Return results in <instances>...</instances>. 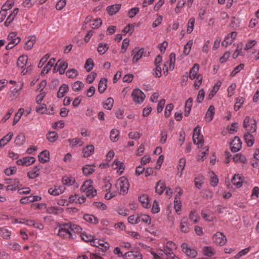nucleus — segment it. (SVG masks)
<instances>
[{
  "label": "nucleus",
  "mask_w": 259,
  "mask_h": 259,
  "mask_svg": "<svg viewBox=\"0 0 259 259\" xmlns=\"http://www.w3.org/2000/svg\"><path fill=\"white\" fill-rule=\"evenodd\" d=\"M28 57L27 55H22L20 56L17 61V65L19 68L23 69L21 72V74L24 75L26 74L29 71L31 70L30 65L28 63Z\"/></svg>",
  "instance_id": "obj_1"
},
{
  "label": "nucleus",
  "mask_w": 259,
  "mask_h": 259,
  "mask_svg": "<svg viewBox=\"0 0 259 259\" xmlns=\"http://www.w3.org/2000/svg\"><path fill=\"white\" fill-rule=\"evenodd\" d=\"M116 187L119 189L120 195L126 194L130 187L128 180L124 177L120 178L117 181Z\"/></svg>",
  "instance_id": "obj_2"
},
{
  "label": "nucleus",
  "mask_w": 259,
  "mask_h": 259,
  "mask_svg": "<svg viewBox=\"0 0 259 259\" xmlns=\"http://www.w3.org/2000/svg\"><path fill=\"white\" fill-rule=\"evenodd\" d=\"M9 43L6 45L5 48L7 50H9L13 48L15 46L19 43L21 38L17 36V34L14 32H10L7 37Z\"/></svg>",
  "instance_id": "obj_3"
},
{
  "label": "nucleus",
  "mask_w": 259,
  "mask_h": 259,
  "mask_svg": "<svg viewBox=\"0 0 259 259\" xmlns=\"http://www.w3.org/2000/svg\"><path fill=\"white\" fill-rule=\"evenodd\" d=\"M6 184L8 185L6 187L7 191H15L22 187L18 179H7L5 180Z\"/></svg>",
  "instance_id": "obj_4"
},
{
  "label": "nucleus",
  "mask_w": 259,
  "mask_h": 259,
  "mask_svg": "<svg viewBox=\"0 0 259 259\" xmlns=\"http://www.w3.org/2000/svg\"><path fill=\"white\" fill-rule=\"evenodd\" d=\"M243 127L247 131L251 133H254L256 131V121L253 118H250L249 116H246L243 121Z\"/></svg>",
  "instance_id": "obj_5"
},
{
  "label": "nucleus",
  "mask_w": 259,
  "mask_h": 259,
  "mask_svg": "<svg viewBox=\"0 0 259 259\" xmlns=\"http://www.w3.org/2000/svg\"><path fill=\"white\" fill-rule=\"evenodd\" d=\"M58 235L64 239L72 238V233L70 232L68 223H63L60 225Z\"/></svg>",
  "instance_id": "obj_6"
},
{
  "label": "nucleus",
  "mask_w": 259,
  "mask_h": 259,
  "mask_svg": "<svg viewBox=\"0 0 259 259\" xmlns=\"http://www.w3.org/2000/svg\"><path fill=\"white\" fill-rule=\"evenodd\" d=\"M133 100L136 104L142 103L145 98L144 93L139 89H134L132 93Z\"/></svg>",
  "instance_id": "obj_7"
},
{
  "label": "nucleus",
  "mask_w": 259,
  "mask_h": 259,
  "mask_svg": "<svg viewBox=\"0 0 259 259\" xmlns=\"http://www.w3.org/2000/svg\"><path fill=\"white\" fill-rule=\"evenodd\" d=\"M193 141L194 144L198 145V147L199 145L202 146L203 143V136L200 134V129L198 126L194 130Z\"/></svg>",
  "instance_id": "obj_8"
},
{
  "label": "nucleus",
  "mask_w": 259,
  "mask_h": 259,
  "mask_svg": "<svg viewBox=\"0 0 259 259\" xmlns=\"http://www.w3.org/2000/svg\"><path fill=\"white\" fill-rule=\"evenodd\" d=\"M214 242L219 245H225L227 241V238L223 233L218 232L213 236Z\"/></svg>",
  "instance_id": "obj_9"
},
{
  "label": "nucleus",
  "mask_w": 259,
  "mask_h": 259,
  "mask_svg": "<svg viewBox=\"0 0 259 259\" xmlns=\"http://www.w3.org/2000/svg\"><path fill=\"white\" fill-rule=\"evenodd\" d=\"M67 67L68 63L66 62L59 60L56 63L54 68V70L59 72L60 74H63L64 73Z\"/></svg>",
  "instance_id": "obj_10"
},
{
  "label": "nucleus",
  "mask_w": 259,
  "mask_h": 259,
  "mask_svg": "<svg viewBox=\"0 0 259 259\" xmlns=\"http://www.w3.org/2000/svg\"><path fill=\"white\" fill-rule=\"evenodd\" d=\"M242 142L238 137H235L234 140L231 142L230 148L233 152H236L239 151L241 148Z\"/></svg>",
  "instance_id": "obj_11"
},
{
  "label": "nucleus",
  "mask_w": 259,
  "mask_h": 259,
  "mask_svg": "<svg viewBox=\"0 0 259 259\" xmlns=\"http://www.w3.org/2000/svg\"><path fill=\"white\" fill-rule=\"evenodd\" d=\"M35 159L33 157H24L20 159H18L16 163L18 165H21L23 166H29L34 163Z\"/></svg>",
  "instance_id": "obj_12"
},
{
  "label": "nucleus",
  "mask_w": 259,
  "mask_h": 259,
  "mask_svg": "<svg viewBox=\"0 0 259 259\" xmlns=\"http://www.w3.org/2000/svg\"><path fill=\"white\" fill-rule=\"evenodd\" d=\"M183 251L186 254V255L191 257H195L197 254V251L194 249L189 247L186 243H183L181 245Z\"/></svg>",
  "instance_id": "obj_13"
},
{
  "label": "nucleus",
  "mask_w": 259,
  "mask_h": 259,
  "mask_svg": "<svg viewBox=\"0 0 259 259\" xmlns=\"http://www.w3.org/2000/svg\"><path fill=\"white\" fill-rule=\"evenodd\" d=\"M124 259H142V255L139 251H131L123 255Z\"/></svg>",
  "instance_id": "obj_14"
},
{
  "label": "nucleus",
  "mask_w": 259,
  "mask_h": 259,
  "mask_svg": "<svg viewBox=\"0 0 259 259\" xmlns=\"http://www.w3.org/2000/svg\"><path fill=\"white\" fill-rule=\"evenodd\" d=\"M177 246L176 244L172 241L167 242L166 245L164 246L163 251L164 253L168 256V255L172 253V250L176 249Z\"/></svg>",
  "instance_id": "obj_15"
},
{
  "label": "nucleus",
  "mask_w": 259,
  "mask_h": 259,
  "mask_svg": "<svg viewBox=\"0 0 259 259\" xmlns=\"http://www.w3.org/2000/svg\"><path fill=\"white\" fill-rule=\"evenodd\" d=\"M121 7V4H116L108 6L106 8V10L110 16H113L116 14L119 11Z\"/></svg>",
  "instance_id": "obj_16"
},
{
  "label": "nucleus",
  "mask_w": 259,
  "mask_h": 259,
  "mask_svg": "<svg viewBox=\"0 0 259 259\" xmlns=\"http://www.w3.org/2000/svg\"><path fill=\"white\" fill-rule=\"evenodd\" d=\"M18 12V8H15L13 10L12 13L9 15L6 21L5 22V26L8 27L10 25V24L14 20Z\"/></svg>",
  "instance_id": "obj_17"
},
{
  "label": "nucleus",
  "mask_w": 259,
  "mask_h": 259,
  "mask_svg": "<svg viewBox=\"0 0 259 259\" xmlns=\"http://www.w3.org/2000/svg\"><path fill=\"white\" fill-rule=\"evenodd\" d=\"M214 114H215L214 107L213 105H210L209 107V108L205 114V119L206 121L208 122H210L212 120Z\"/></svg>",
  "instance_id": "obj_18"
},
{
  "label": "nucleus",
  "mask_w": 259,
  "mask_h": 259,
  "mask_svg": "<svg viewBox=\"0 0 259 259\" xmlns=\"http://www.w3.org/2000/svg\"><path fill=\"white\" fill-rule=\"evenodd\" d=\"M38 157L41 163H45L50 159V152L49 151L45 150L39 154Z\"/></svg>",
  "instance_id": "obj_19"
},
{
  "label": "nucleus",
  "mask_w": 259,
  "mask_h": 259,
  "mask_svg": "<svg viewBox=\"0 0 259 259\" xmlns=\"http://www.w3.org/2000/svg\"><path fill=\"white\" fill-rule=\"evenodd\" d=\"M94 152V146L93 145L86 146L82 150V156L83 157H88L91 156Z\"/></svg>",
  "instance_id": "obj_20"
},
{
  "label": "nucleus",
  "mask_w": 259,
  "mask_h": 259,
  "mask_svg": "<svg viewBox=\"0 0 259 259\" xmlns=\"http://www.w3.org/2000/svg\"><path fill=\"white\" fill-rule=\"evenodd\" d=\"M144 51V49L143 48H141L138 51L136 49L133 50L132 54L134 55L133 58V62L134 63L138 62V60L142 57Z\"/></svg>",
  "instance_id": "obj_21"
},
{
  "label": "nucleus",
  "mask_w": 259,
  "mask_h": 259,
  "mask_svg": "<svg viewBox=\"0 0 259 259\" xmlns=\"http://www.w3.org/2000/svg\"><path fill=\"white\" fill-rule=\"evenodd\" d=\"M36 41V37L35 35H31L28 37V40L25 43L24 48L27 50H31Z\"/></svg>",
  "instance_id": "obj_22"
},
{
  "label": "nucleus",
  "mask_w": 259,
  "mask_h": 259,
  "mask_svg": "<svg viewBox=\"0 0 259 259\" xmlns=\"http://www.w3.org/2000/svg\"><path fill=\"white\" fill-rule=\"evenodd\" d=\"M107 79L106 78H102L99 82L98 90L100 94L103 93L107 87Z\"/></svg>",
  "instance_id": "obj_23"
},
{
  "label": "nucleus",
  "mask_w": 259,
  "mask_h": 259,
  "mask_svg": "<svg viewBox=\"0 0 259 259\" xmlns=\"http://www.w3.org/2000/svg\"><path fill=\"white\" fill-rule=\"evenodd\" d=\"M69 87L67 84H63L60 87L59 90L57 93V97L58 98H62L64 97L66 93L68 92Z\"/></svg>",
  "instance_id": "obj_24"
},
{
  "label": "nucleus",
  "mask_w": 259,
  "mask_h": 259,
  "mask_svg": "<svg viewBox=\"0 0 259 259\" xmlns=\"http://www.w3.org/2000/svg\"><path fill=\"white\" fill-rule=\"evenodd\" d=\"M186 159L185 158L183 157L180 159L178 165V173L179 174V177L180 178L182 177L183 175V171L186 166Z\"/></svg>",
  "instance_id": "obj_25"
},
{
  "label": "nucleus",
  "mask_w": 259,
  "mask_h": 259,
  "mask_svg": "<svg viewBox=\"0 0 259 259\" xmlns=\"http://www.w3.org/2000/svg\"><path fill=\"white\" fill-rule=\"evenodd\" d=\"M55 61L56 60L54 58H52L51 59H50L47 65L44 67V68L42 70L41 74L44 75L47 74L54 65Z\"/></svg>",
  "instance_id": "obj_26"
},
{
  "label": "nucleus",
  "mask_w": 259,
  "mask_h": 259,
  "mask_svg": "<svg viewBox=\"0 0 259 259\" xmlns=\"http://www.w3.org/2000/svg\"><path fill=\"white\" fill-rule=\"evenodd\" d=\"M40 168L38 166H34L31 170L27 172V176L30 179H33L39 175Z\"/></svg>",
  "instance_id": "obj_27"
},
{
  "label": "nucleus",
  "mask_w": 259,
  "mask_h": 259,
  "mask_svg": "<svg viewBox=\"0 0 259 259\" xmlns=\"http://www.w3.org/2000/svg\"><path fill=\"white\" fill-rule=\"evenodd\" d=\"M67 141L69 143V145L71 148L75 147L77 145L82 146L84 144L81 139L79 138L68 139Z\"/></svg>",
  "instance_id": "obj_28"
},
{
  "label": "nucleus",
  "mask_w": 259,
  "mask_h": 259,
  "mask_svg": "<svg viewBox=\"0 0 259 259\" xmlns=\"http://www.w3.org/2000/svg\"><path fill=\"white\" fill-rule=\"evenodd\" d=\"M151 218L149 215L146 214H142L140 216L137 217L136 223L138 224L140 222H143L148 225H149L151 223Z\"/></svg>",
  "instance_id": "obj_29"
},
{
  "label": "nucleus",
  "mask_w": 259,
  "mask_h": 259,
  "mask_svg": "<svg viewBox=\"0 0 259 259\" xmlns=\"http://www.w3.org/2000/svg\"><path fill=\"white\" fill-rule=\"evenodd\" d=\"M199 70V65L198 64H195L189 71V78L193 80L197 77L198 72Z\"/></svg>",
  "instance_id": "obj_30"
},
{
  "label": "nucleus",
  "mask_w": 259,
  "mask_h": 259,
  "mask_svg": "<svg viewBox=\"0 0 259 259\" xmlns=\"http://www.w3.org/2000/svg\"><path fill=\"white\" fill-rule=\"evenodd\" d=\"M192 98H189L185 103L184 115L187 117H188L190 113L192 106Z\"/></svg>",
  "instance_id": "obj_31"
},
{
  "label": "nucleus",
  "mask_w": 259,
  "mask_h": 259,
  "mask_svg": "<svg viewBox=\"0 0 259 259\" xmlns=\"http://www.w3.org/2000/svg\"><path fill=\"white\" fill-rule=\"evenodd\" d=\"M245 142L248 147H251L254 142L253 136L249 132H247L244 135Z\"/></svg>",
  "instance_id": "obj_32"
},
{
  "label": "nucleus",
  "mask_w": 259,
  "mask_h": 259,
  "mask_svg": "<svg viewBox=\"0 0 259 259\" xmlns=\"http://www.w3.org/2000/svg\"><path fill=\"white\" fill-rule=\"evenodd\" d=\"M231 182L233 185L237 188H240L242 186L241 178L239 176V175H234L232 179Z\"/></svg>",
  "instance_id": "obj_33"
},
{
  "label": "nucleus",
  "mask_w": 259,
  "mask_h": 259,
  "mask_svg": "<svg viewBox=\"0 0 259 259\" xmlns=\"http://www.w3.org/2000/svg\"><path fill=\"white\" fill-rule=\"evenodd\" d=\"M139 200L144 207L147 208L150 207L149 199L147 195L143 194L140 196Z\"/></svg>",
  "instance_id": "obj_34"
},
{
  "label": "nucleus",
  "mask_w": 259,
  "mask_h": 259,
  "mask_svg": "<svg viewBox=\"0 0 259 259\" xmlns=\"http://www.w3.org/2000/svg\"><path fill=\"white\" fill-rule=\"evenodd\" d=\"M83 219L87 222L93 224L98 223V219L92 214H85L83 215Z\"/></svg>",
  "instance_id": "obj_35"
},
{
  "label": "nucleus",
  "mask_w": 259,
  "mask_h": 259,
  "mask_svg": "<svg viewBox=\"0 0 259 259\" xmlns=\"http://www.w3.org/2000/svg\"><path fill=\"white\" fill-rule=\"evenodd\" d=\"M109 46L106 43L101 42L98 44L97 51L100 55H103L109 49Z\"/></svg>",
  "instance_id": "obj_36"
},
{
  "label": "nucleus",
  "mask_w": 259,
  "mask_h": 259,
  "mask_svg": "<svg viewBox=\"0 0 259 259\" xmlns=\"http://www.w3.org/2000/svg\"><path fill=\"white\" fill-rule=\"evenodd\" d=\"M13 134L10 132L6 136L0 140V148L6 145L12 138Z\"/></svg>",
  "instance_id": "obj_37"
},
{
  "label": "nucleus",
  "mask_w": 259,
  "mask_h": 259,
  "mask_svg": "<svg viewBox=\"0 0 259 259\" xmlns=\"http://www.w3.org/2000/svg\"><path fill=\"white\" fill-rule=\"evenodd\" d=\"M165 189L164 183L161 181H158L155 187V192L159 195H161Z\"/></svg>",
  "instance_id": "obj_38"
},
{
  "label": "nucleus",
  "mask_w": 259,
  "mask_h": 259,
  "mask_svg": "<svg viewBox=\"0 0 259 259\" xmlns=\"http://www.w3.org/2000/svg\"><path fill=\"white\" fill-rule=\"evenodd\" d=\"M62 182L64 185L70 186L75 183V180L72 177L64 176L62 178Z\"/></svg>",
  "instance_id": "obj_39"
},
{
  "label": "nucleus",
  "mask_w": 259,
  "mask_h": 259,
  "mask_svg": "<svg viewBox=\"0 0 259 259\" xmlns=\"http://www.w3.org/2000/svg\"><path fill=\"white\" fill-rule=\"evenodd\" d=\"M204 178L202 175H198L194 180L195 186L198 189H200L204 183Z\"/></svg>",
  "instance_id": "obj_40"
},
{
  "label": "nucleus",
  "mask_w": 259,
  "mask_h": 259,
  "mask_svg": "<svg viewBox=\"0 0 259 259\" xmlns=\"http://www.w3.org/2000/svg\"><path fill=\"white\" fill-rule=\"evenodd\" d=\"M119 131L118 130L113 129L111 130L110 132V138L112 142H115L117 141L119 139Z\"/></svg>",
  "instance_id": "obj_41"
},
{
  "label": "nucleus",
  "mask_w": 259,
  "mask_h": 259,
  "mask_svg": "<svg viewBox=\"0 0 259 259\" xmlns=\"http://www.w3.org/2000/svg\"><path fill=\"white\" fill-rule=\"evenodd\" d=\"M244 98L243 97H238L236 99V102L234 105V109L237 111L240 109L244 102Z\"/></svg>",
  "instance_id": "obj_42"
},
{
  "label": "nucleus",
  "mask_w": 259,
  "mask_h": 259,
  "mask_svg": "<svg viewBox=\"0 0 259 259\" xmlns=\"http://www.w3.org/2000/svg\"><path fill=\"white\" fill-rule=\"evenodd\" d=\"M233 161L236 163L241 162L242 163H245L246 162V157L241 154H235L233 157Z\"/></svg>",
  "instance_id": "obj_43"
},
{
  "label": "nucleus",
  "mask_w": 259,
  "mask_h": 259,
  "mask_svg": "<svg viewBox=\"0 0 259 259\" xmlns=\"http://www.w3.org/2000/svg\"><path fill=\"white\" fill-rule=\"evenodd\" d=\"M112 166L114 169H118L120 170L121 173L124 169V163L123 162H120L117 159L114 160L112 164Z\"/></svg>",
  "instance_id": "obj_44"
},
{
  "label": "nucleus",
  "mask_w": 259,
  "mask_h": 259,
  "mask_svg": "<svg viewBox=\"0 0 259 259\" xmlns=\"http://www.w3.org/2000/svg\"><path fill=\"white\" fill-rule=\"evenodd\" d=\"M93 182L91 180H87L81 186L80 188L81 191L85 192L88 190L91 189V187L93 186Z\"/></svg>",
  "instance_id": "obj_45"
},
{
  "label": "nucleus",
  "mask_w": 259,
  "mask_h": 259,
  "mask_svg": "<svg viewBox=\"0 0 259 259\" xmlns=\"http://www.w3.org/2000/svg\"><path fill=\"white\" fill-rule=\"evenodd\" d=\"M58 138V134L55 132H51L47 135V139L50 142H55Z\"/></svg>",
  "instance_id": "obj_46"
},
{
  "label": "nucleus",
  "mask_w": 259,
  "mask_h": 259,
  "mask_svg": "<svg viewBox=\"0 0 259 259\" xmlns=\"http://www.w3.org/2000/svg\"><path fill=\"white\" fill-rule=\"evenodd\" d=\"M14 4V2L13 0H7L5 4L2 6L1 10L7 12V11L10 10L13 7Z\"/></svg>",
  "instance_id": "obj_47"
},
{
  "label": "nucleus",
  "mask_w": 259,
  "mask_h": 259,
  "mask_svg": "<svg viewBox=\"0 0 259 259\" xmlns=\"http://www.w3.org/2000/svg\"><path fill=\"white\" fill-rule=\"evenodd\" d=\"M114 103V100L112 98H108L103 104V107L107 110H111Z\"/></svg>",
  "instance_id": "obj_48"
},
{
  "label": "nucleus",
  "mask_w": 259,
  "mask_h": 259,
  "mask_svg": "<svg viewBox=\"0 0 259 259\" xmlns=\"http://www.w3.org/2000/svg\"><path fill=\"white\" fill-rule=\"evenodd\" d=\"M94 66L93 60L91 58L88 59L84 64V68L88 72L91 71Z\"/></svg>",
  "instance_id": "obj_49"
},
{
  "label": "nucleus",
  "mask_w": 259,
  "mask_h": 259,
  "mask_svg": "<svg viewBox=\"0 0 259 259\" xmlns=\"http://www.w3.org/2000/svg\"><path fill=\"white\" fill-rule=\"evenodd\" d=\"M94 171L95 169L90 165H87L82 167V172L86 176L91 175Z\"/></svg>",
  "instance_id": "obj_50"
},
{
  "label": "nucleus",
  "mask_w": 259,
  "mask_h": 259,
  "mask_svg": "<svg viewBox=\"0 0 259 259\" xmlns=\"http://www.w3.org/2000/svg\"><path fill=\"white\" fill-rule=\"evenodd\" d=\"M25 141V137L23 134H20L18 135L15 140V142L17 145H21L24 143Z\"/></svg>",
  "instance_id": "obj_51"
},
{
  "label": "nucleus",
  "mask_w": 259,
  "mask_h": 259,
  "mask_svg": "<svg viewBox=\"0 0 259 259\" xmlns=\"http://www.w3.org/2000/svg\"><path fill=\"white\" fill-rule=\"evenodd\" d=\"M69 226L70 232L72 233H79L82 230V228L77 225L72 224L71 223H68Z\"/></svg>",
  "instance_id": "obj_52"
},
{
  "label": "nucleus",
  "mask_w": 259,
  "mask_h": 259,
  "mask_svg": "<svg viewBox=\"0 0 259 259\" xmlns=\"http://www.w3.org/2000/svg\"><path fill=\"white\" fill-rule=\"evenodd\" d=\"M61 208L56 206H50L47 208L46 212L49 214H57Z\"/></svg>",
  "instance_id": "obj_53"
},
{
  "label": "nucleus",
  "mask_w": 259,
  "mask_h": 259,
  "mask_svg": "<svg viewBox=\"0 0 259 259\" xmlns=\"http://www.w3.org/2000/svg\"><path fill=\"white\" fill-rule=\"evenodd\" d=\"M169 68L170 70H173L175 68V63L176 61V54L174 53H171L169 56Z\"/></svg>",
  "instance_id": "obj_54"
},
{
  "label": "nucleus",
  "mask_w": 259,
  "mask_h": 259,
  "mask_svg": "<svg viewBox=\"0 0 259 259\" xmlns=\"http://www.w3.org/2000/svg\"><path fill=\"white\" fill-rule=\"evenodd\" d=\"M23 113V109L20 108L17 113L15 114L14 118L13 125H15L20 119Z\"/></svg>",
  "instance_id": "obj_55"
},
{
  "label": "nucleus",
  "mask_w": 259,
  "mask_h": 259,
  "mask_svg": "<svg viewBox=\"0 0 259 259\" xmlns=\"http://www.w3.org/2000/svg\"><path fill=\"white\" fill-rule=\"evenodd\" d=\"M48 109L45 104H41L40 105L36 108V112L40 114H47Z\"/></svg>",
  "instance_id": "obj_56"
},
{
  "label": "nucleus",
  "mask_w": 259,
  "mask_h": 259,
  "mask_svg": "<svg viewBox=\"0 0 259 259\" xmlns=\"http://www.w3.org/2000/svg\"><path fill=\"white\" fill-rule=\"evenodd\" d=\"M192 45L193 40H189L185 45L184 47V53L185 55H188L189 54Z\"/></svg>",
  "instance_id": "obj_57"
},
{
  "label": "nucleus",
  "mask_w": 259,
  "mask_h": 259,
  "mask_svg": "<svg viewBox=\"0 0 259 259\" xmlns=\"http://www.w3.org/2000/svg\"><path fill=\"white\" fill-rule=\"evenodd\" d=\"M174 203L176 212L179 214L180 213L179 212L181 210L182 207V202L181 200H178L177 197H175Z\"/></svg>",
  "instance_id": "obj_58"
},
{
  "label": "nucleus",
  "mask_w": 259,
  "mask_h": 259,
  "mask_svg": "<svg viewBox=\"0 0 259 259\" xmlns=\"http://www.w3.org/2000/svg\"><path fill=\"white\" fill-rule=\"evenodd\" d=\"M195 23V19L193 17L191 18L188 23V28L187 32L190 34L192 32L193 30Z\"/></svg>",
  "instance_id": "obj_59"
},
{
  "label": "nucleus",
  "mask_w": 259,
  "mask_h": 259,
  "mask_svg": "<svg viewBox=\"0 0 259 259\" xmlns=\"http://www.w3.org/2000/svg\"><path fill=\"white\" fill-rule=\"evenodd\" d=\"M83 86L84 85L82 82L77 81L72 84V89L74 91L77 92L81 90Z\"/></svg>",
  "instance_id": "obj_60"
},
{
  "label": "nucleus",
  "mask_w": 259,
  "mask_h": 259,
  "mask_svg": "<svg viewBox=\"0 0 259 259\" xmlns=\"http://www.w3.org/2000/svg\"><path fill=\"white\" fill-rule=\"evenodd\" d=\"M244 67V64L243 63H241L236 66L233 70L232 71V72L230 74V76H235L238 73H239L241 70H242Z\"/></svg>",
  "instance_id": "obj_61"
},
{
  "label": "nucleus",
  "mask_w": 259,
  "mask_h": 259,
  "mask_svg": "<svg viewBox=\"0 0 259 259\" xmlns=\"http://www.w3.org/2000/svg\"><path fill=\"white\" fill-rule=\"evenodd\" d=\"M0 236L5 239H9L11 236V233L8 230L5 228H0Z\"/></svg>",
  "instance_id": "obj_62"
},
{
  "label": "nucleus",
  "mask_w": 259,
  "mask_h": 259,
  "mask_svg": "<svg viewBox=\"0 0 259 259\" xmlns=\"http://www.w3.org/2000/svg\"><path fill=\"white\" fill-rule=\"evenodd\" d=\"M128 136L130 139L137 140L141 138L142 134L138 132H130Z\"/></svg>",
  "instance_id": "obj_63"
},
{
  "label": "nucleus",
  "mask_w": 259,
  "mask_h": 259,
  "mask_svg": "<svg viewBox=\"0 0 259 259\" xmlns=\"http://www.w3.org/2000/svg\"><path fill=\"white\" fill-rule=\"evenodd\" d=\"M139 12V9L137 7H135L131 9L128 11V16L130 18H133Z\"/></svg>",
  "instance_id": "obj_64"
}]
</instances>
